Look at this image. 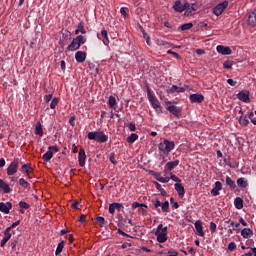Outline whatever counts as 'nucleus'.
<instances>
[{"label":"nucleus","instance_id":"48","mask_svg":"<svg viewBox=\"0 0 256 256\" xmlns=\"http://www.w3.org/2000/svg\"><path fill=\"white\" fill-rule=\"evenodd\" d=\"M152 175L156 179V181H159L161 183V179L163 178V176H161L159 172H153Z\"/></svg>","mask_w":256,"mask_h":256},{"label":"nucleus","instance_id":"49","mask_svg":"<svg viewBox=\"0 0 256 256\" xmlns=\"http://www.w3.org/2000/svg\"><path fill=\"white\" fill-rule=\"evenodd\" d=\"M125 127L129 129V131H135L137 128L135 127V124L133 123H125Z\"/></svg>","mask_w":256,"mask_h":256},{"label":"nucleus","instance_id":"26","mask_svg":"<svg viewBox=\"0 0 256 256\" xmlns=\"http://www.w3.org/2000/svg\"><path fill=\"white\" fill-rule=\"evenodd\" d=\"M22 171H24V173H27V177L31 179V176H29L30 173H33V167H31V165L24 164L22 166Z\"/></svg>","mask_w":256,"mask_h":256},{"label":"nucleus","instance_id":"59","mask_svg":"<svg viewBox=\"0 0 256 256\" xmlns=\"http://www.w3.org/2000/svg\"><path fill=\"white\" fill-rule=\"evenodd\" d=\"M227 83L228 85H231V87H235V85H237V81H234L233 79H228Z\"/></svg>","mask_w":256,"mask_h":256},{"label":"nucleus","instance_id":"28","mask_svg":"<svg viewBox=\"0 0 256 256\" xmlns=\"http://www.w3.org/2000/svg\"><path fill=\"white\" fill-rule=\"evenodd\" d=\"M170 93H185V88L173 85L170 88Z\"/></svg>","mask_w":256,"mask_h":256},{"label":"nucleus","instance_id":"20","mask_svg":"<svg viewBox=\"0 0 256 256\" xmlns=\"http://www.w3.org/2000/svg\"><path fill=\"white\" fill-rule=\"evenodd\" d=\"M221 189H223V184H221L220 181H217L215 183V187L211 190V195H213V197H217V195H219V191H221Z\"/></svg>","mask_w":256,"mask_h":256},{"label":"nucleus","instance_id":"45","mask_svg":"<svg viewBox=\"0 0 256 256\" xmlns=\"http://www.w3.org/2000/svg\"><path fill=\"white\" fill-rule=\"evenodd\" d=\"M249 119H250L251 123H253V125H256V111H255V113L250 112Z\"/></svg>","mask_w":256,"mask_h":256},{"label":"nucleus","instance_id":"41","mask_svg":"<svg viewBox=\"0 0 256 256\" xmlns=\"http://www.w3.org/2000/svg\"><path fill=\"white\" fill-rule=\"evenodd\" d=\"M193 28V23H186L181 26V31H189Z\"/></svg>","mask_w":256,"mask_h":256},{"label":"nucleus","instance_id":"30","mask_svg":"<svg viewBox=\"0 0 256 256\" xmlns=\"http://www.w3.org/2000/svg\"><path fill=\"white\" fill-rule=\"evenodd\" d=\"M19 185L20 187H23V189H31V184L27 182L24 178L19 179Z\"/></svg>","mask_w":256,"mask_h":256},{"label":"nucleus","instance_id":"24","mask_svg":"<svg viewBox=\"0 0 256 256\" xmlns=\"http://www.w3.org/2000/svg\"><path fill=\"white\" fill-rule=\"evenodd\" d=\"M241 235L244 239H249V237H253V230L250 228H244L241 231Z\"/></svg>","mask_w":256,"mask_h":256},{"label":"nucleus","instance_id":"12","mask_svg":"<svg viewBox=\"0 0 256 256\" xmlns=\"http://www.w3.org/2000/svg\"><path fill=\"white\" fill-rule=\"evenodd\" d=\"M115 209L116 211H123L125 207L121 203L114 202L109 205L108 211L111 215H115Z\"/></svg>","mask_w":256,"mask_h":256},{"label":"nucleus","instance_id":"32","mask_svg":"<svg viewBox=\"0 0 256 256\" xmlns=\"http://www.w3.org/2000/svg\"><path fill=\"white\" fill-rule=\"evenodd\" d=\"M237 185L238 187H240L241 189H245V187H247V185H249L247 183V181L245 180V178H238L237 179Z\"/></svg>","mask_w":256,"mask_h":256},{"label":"nucleus","instance_id":"42","mask_svg":"<svg viewBox=\"0 0 256 256\" xmlns=\"http://www.w3.org/2000/svg\"><path fill=\"white\" fill-rule=\"evenodd\" d=\"M162 211L163 213H169V201H165L162 205Z\"/></svg>","mask_w":256,"mask_h":256},{"label":"nucleus","instance_id":"16","mask_svg":"<svg viewBox=\"0 0 256 256\" xmlns=\"http://www.w3.org/2000/svg\"><path fill=\"white\" fill-rule=\"evenodd\" d=\"M195 229H196V235H199V237H205V232H203V222L201 220H198L195 222Z\"/></svg>","mask_w":256,"mask_h":256},{"label":"nucleus","instance_id":"53","mask_svg":"<svg viewBox=\"0 0 256 256\" xmlns=\"http://www.w3.org/2000/svg\"><path fill=\"white\" fill-rule=\"evenodd\" d=\"M170 179L175 181V183H181V179H179V177H177L175 174H170Z\"/></svg>","mask_w":256,"mask_h":256},{"label":"nucleus","instance_id":"17","mask_svg":"<svg viewBox=\"0 0 256 256\" xmlns=\"http://www.w3.org/2000/svg\"><path fill=\"white\" fill-rule=\"evenodd\" d=\"M189 99L191 103H203L205 97L202 94H191Z\"/></svg>","mask_w":256,"mask_h":256},{"label":"nucleus","instance_id":"11","mask_svg":"<svg viewBox=\"0 0 256 256\" xmlns=\"http://www.w3.org/2000/svg\"><path fill=\"white\" fill-rule=\"evenodd\" d=\"M229 6V2L228 1H224L220 4H218L215 8H214V15H216L217 17H219V15H221L223 13V11H225V9H227V7Z\"/></svg>","mask_w":256,"mask_h":256},{"label":"nucleus","instance_id":"40","mask_svg":"<svg viewBox=\"0 0 256 256\" xmlns=\"http://www.w3.org/2000/svg\"><path fill=\"white\" fill-rule=\"evenodd\" d=\"M239 123H240V125L247 127L249 125V120L247 119V117L241 116L239 119Z\"/></svg>","mask_w":256,"mask_h":256},{"label":"nucleus","instance_id":"21","mask_svg":"<svg viewBox=\"0 0 256 256\" xmlns=\"http://www.w3.org/2000/svg\"><path fill=\"white\" fill-rule=\"evenodd\" d=\"M247 23L250 27H256V11L248 15Z\"/></svg>","mask_w":256,"mask_h":256},{"label":"nucleus","instance_id":"18","mask_svg":"<svg viewBox=\"0 0 256 256\" xmlns=\"http://www.w3.org/2000/svg\"><path fill=\"white\" fill-rule=\"evenodd\" d=\"M85 159H87V155L85 154V149L81 148L78 154V161L80 167H85Z\"/></svg>","mask_w":256,"mask_h":256},{"label":"nucleus","instance_id":"1","mask_svg":"<svg viewBox=\"0 0 256 256\" xmlns=\"http://www.w3.org/2000/svg\"><path fill=\"white\" fill-rule=\"evenodd\" d=\"M173 149H175V142L173 141L164 139L163 142L158 144V150L160 153H163V155H168Z\"/></svg>","mask_w":256,"mask_h":256},{"label":"nucleus","instance_id":"7","mask_svg":"<svg viewBox=\"0 0 256 256\" xmlns=\"http://www.w3.org/2000/svg\"><path fill=\"white\" fill-rule=\"evenodd\" d=\"M53 153H59V147L50 146L48 147V151L42 156L43 161H51L53 159Z\"/></svg>","mask_w":256,"mask_h":256},{"label":"nucleus","instance_id":"19","mask_svg":"<svg viewBox=\"0 0 256 256\" xmlns=\"http://www.w3.org/2000/svg\"><path fill=\"white\" fill-rule=\"evenodd\" d=\"M75 59L77 63H85V59H87V53L84 51H78L75 54Z\"/></svg>","mask_w":256,"mask_h":256},{"label":"nucleus","instance_id":"23","mask_svg":"<svg viewBox=\"0 0 256 256\" xmlns=\"http://www.w3.org/2000/svg\"><path fill=\"white\" fill-rule=\"evenodd\" d=\"M81 33L82 35H85L87 33V30H85V23L80 22L77 26V29L75 30V35H79Z\"/></svg>","mask_w":256,"mask_h":256},{"label":"nucleus","instance_id":"39","mask_svg":"<svg viewBox=\"0 0 256 256\" xmlns=\"http://www.w3.org/2000/svg\"><path fill=\"white\" fill-rule=\"evenodd\" d=\"M0 189H2L3 193H11V187L6 182H4Z\"/></svg>","mask_w":256,"mask_h":256},{"label":"nucleus","instance_id":"56","mask_svg":"<svg viewBox=\"0 0 256 256\" xmlns=\"http://www.w3.org/2000/svg\"><path fill=\"white\" fill-rule=\"evenodd\" d=\"M21 223V221H16V222H13L11 224V226L8 227V229H10V231H13V229H15V227H17L19 224Z\"/></svg>","mask_w":256,"mask_h":256},{"label":"nucleus","instance_id":"33","mask_svg":"<svg viewBox=\"0 0 256 256\" xmlns=\"http://www.w3.org/2000/svg\"><path fill=\"white\" fill-rule=\"evenodd\" d=\"M35 134L39 135V137H43V127L41 126V122L36 124Z\"/></svg>","mask_w":256,"mask_h":256},{"label":"nucleus","instance_id":"38","mask_svg":"<svg viewBox=\"0 0 256 256\" xmlns=\"http://www.w3.org/2000/svg\"><path fill=\"white\" fill-rule=\"evenodd\" d=\"M96 225H99V227H103V225H105V218L104 217H96Z\"/></svg>","mask_w":256,"mask_h":256},{"label":"nucleus","instance_id":"8","mask_svg":"<svg viewBox=\"0 0 256 256\" xmlns=\"http://www.w3.org/2000/svg\"><path fill=\"white\" fill-rule=\"evenodd\" d=\"M15 234V231H12L11 228H6L3 232V239L0 242V246L1 247H5V245H7V243L9 242V239H11L12 235Z\"/></svg>","mask_w":256,"mask_h":256},{"label":"nucleus","instance_id":"25","mask_svg":"<svg viewBox=\"0 0 256 256\" xmlns=\"http://www.w3.org/2000/svg\"><path fill=\"white\" fill-rule=\"evenodd\" d=\"M173 9H175L178 13H183V11H185V8H183V4L180 0L175 2Z\"/></svg>","mask_w":256,"mask_h":256},{"label":"nucleus","instance_id":"27","mask_svg":"<svg viewBox=\"0 0 256 256\" xmlns=\"http://www.w3.org/2000/svg\"><path fill=\"white\" fill-rule=\"evenodd\" d=\"M108 105L110 109H117V99L115 97L110 96L108 100Z\"/></svg>","mask_w":256,"mask_h":256},{"label":"nucleus","instance_id":"14","mask_svg":"<svg viewBox=\"0 0 256 256\" xmlns=\"http://www.w3.org/2000/svg\"><path fill=\"white\" fill-rule=\"evenodd\" d=\"M216 51L221 55H231V53H233L230 47L223 46V45H218L216 47Z\"/></svg>","mask_w":256,"mask_h":256},{"label":"nucleus","instance_id":"4","mask_svg":"<svg viewBox=\"0 0 256 256\" xmlns=\"http://www.w3.org/2000/svg\"><path fill=\"white\" fill-rule=\"evenodd\" d=\"M167 226L163 227V224L158 225L155 235L158 243H165L167 241Z\"/></svg>","mask_w":256,"mask_h":256},{"label":"nucleus","instance_id":"51","mask_svg":"<svg viewBox=\"0 0 256 256\" xmlns=\"http://www.w3.org/2000/svg\"><path fill=\"white\" fill-rule=\"evenodd\" d=\"M154 185H155L156 189H157L158 191H160V193H165V189H163V188L161 187V184H159V182H154Z\"/></svg>","mask_w":256,"mask_h":256},{"label":"nucleus","instance_id":"55","mask_svg":"<svg viewBox=\"0 0 256 256\" xmlns=\"http://www.w3.org/2000/svg\"><path fill=\"white\" fill-rule=\"evenodd\" d=\"M143 37H144V39H145L147 45H151V38H149V34H147V32H145V33L143 34Z\"/></svg>","mask_w":256,"mask_h":256},{"label":"nucleus","instance_id":"22","mask_svg":"<svg viewBox=\"0 0 256 256\" xmlns=\"http://www.w3.org/2000/svg\"><path fill=\"white\" fill-rule=\"evenodd\" d=\"M175 190L177 191L179 197H185V187H183V184L181 183H176L174 185Z\"/></svg>","mask_w":256,"mask_h":256},{"label":"nucleus","instance_id":"6","mask_svg":"<svg viewBox=\"0 0 256 256\" xmlns=\"http://www.w3.org/2000/svg\"><path fill=\"white\" fill-rule=\"evenodd\" d=\"M17 171H19V159H14L8 166L6 173L8 177H12Z\"/></svg>","mask_w":256,"mask_h":256},{"label":"nucleus","instance_id":"3","mask_svg":"<svg viewBox=\"0 0 256 256\" xmlns=\"http://www.w3.org/2000/svg\"><path fill=\"white\" fill-rule=\"evenodd\" d=\"M88 139L90 141H96L97 143H107L109 137H107L103 131H94L88 133Z\"/></svg>","mask_w":256,"mask_h":256},{"label":"nucleus","instance_id":"58","mask_svg":"<svg viewBox=\"0 0 256 256\" xmlns=\"http://www.w3.org/2000/svg\"><path fill=\"white\" fill-rule=\"evenodd\" d=\"M46 103H49V101H51V99H53V92H51L50 94L46 95L44 97Z\"/></svg>","mask_w":256,"mask_h":256},{"label":"nucleus","instance_id":"5","mask_svg":"<svg viewBox=\"0 0 256 256\" xmlns=\"http://www.w3.org/2000/svg\"><path fill=\"white\" fill-rule=\"evenodd\" d=\"M145 87H146V91H147V97H148L152 107L154 109H161L159 100H157V98H155V96L153 95V92H151V88H149V84H146Z\"/></svg>","mask_w":256,"mask_h":256},{"label":"nucleus","instance_id":"15","mask_svg":"<svg viewBox=\"0 0 256 256\" xmlns=\"http://www.w3.org/2000/svg\"><path fill=\"white\" fill-rule=\"evenodd\" d=\"M13 208V204L11 202H1L0 203V211L5 213L6 215L9 214V211Z\"/></svg>","mask_w":256,"mask_h":256},{"label":"nucleus","instance_id":"37","mask_svg":"<svg viewBox=\"0 0 256 256\" xmlns=\"http://www.w3.org/2000/svg\"><path fill=\"white\" fill-rule=\"evenodd\" d=\"M233 65H235V62L231 60H227L223 63L224 69H233Z\"/></svg>","mask_w":256,"mask_h":256},{"label":"nucleus","instance_id":"61","mask_svg":"<svg viewBox=\"0 0 256 256\" xmlns=\"http://www.w3.org/2000/svg\"><path fill=\"white\" fill-rule=\"evenodd\" d=\"M169 181H171L170 177H162V179L160 180V183H169Z\"/></svg>","mask_w":256,"mask_h":256},{"label":"nucleus","instance_id":"10","mask_svg":"<svg viewBox=\"0 0 256 256\" xmlns=\"http://www.w3.org/2000/svg\"><path fill=\"white\" fill-rule=\"evenodd\" d=\"M249 90H242L237 94V99L243 103H251V98H249Z\"/></svg>","mask_w":256,"mask_h":256},{"label":"nucleus","instance_id":"47","mask_svg":"<svg viewBox=\"0 0 256 256\" xmlns=\"http://www.w3.org/2000/svg\"><path fill=\"white\" fill-rule=\"evenodd\" d=\"M210 231L211 233L217 232V224H215V222H210Z\"/></svg>","mask_w":256,"mask_h":256},{"label":"nucleus","instance_id":"52","mask_svg":"<svg viewBox=\"0 0 256 256\" xmlns=\"http://www.w3.org/2000/svg\"><path fill=\"white\" fill-rule=\"evenodd\" d=\"M235 249H237V244H235V242H231V243L228 245V250H229V251H235Z\"/></svg>","mask_w":256,"mask_h":256},{"label":"nucleus","instance_id":"13","mask_svg":"<svg viewBox=\"0 0 256 256\" xmlns=\"http://www.w3.org/2000/svg\"><path fill=\"white\" fill-rule=\"evenodd\" d=\"M178 165H179V160L167 162L164 167V173L167 175V173H169L170 171H173V168L177 167Z\"/></svg>","mask_w":256,"mask_h":256},{"label":"nucleus","instance_id":"64","mask_svg":"<svg viewBox=\"0 0 256 256\" xmlns=\"http://www.w3.org/2000/svg\"><path fill=\"white\" fill-rule=\"evenodd\" d=\"M197 55H205V50L203 49H197L196 50Z\"/></svg>","mask_w":256,"mask_h":256},{"label":"nucleus","instance_id":"36","mask_svg":"<svg viewBox=\"0 0 256 256\" xmlns=\"http://www.w3.org/2000/svg\"><path fill=\"white\" fill-rule=\"evenodd\" d=\"M137 139H139V135L132 133L128 138H127V142L128 143H135V141H137Z\"/></svg>","mask_w":256,"mask_h":256},{"label":"nucleus","instance_id":"44","mask_svg":"<svg viewBox=\"0 0 256 256\" xmlns=\"http://www.w3.org/2000/svg\"><path fill=\"white\" fill-rule=\"evenodd\" d=\"M59 105V98H53L52 102L50 103V108L55 109Z\"/></svg>","mask_w":256,"mask_h":256},{"label":"nucleus","instance_id":"46","mask_svg":"<svg viewBox=\"0 0 256 256\" xmlns=\"http://www.w3.org/2000/svg\"><path fill=\"white\" fill-rule=\"evenodd\" d=\"M120 13H121V15H122L123 17H127V13H129V8H127V7H122V8L120 9Z\"/></svg>","mask_w":256,"mask_h":256},{"label":"nucleus","instance_id":"43","mask_svg":"<svg viewBox=\"0 0 256 256\" xmlns=\"http://www.w3.org/2000/svg\"><path fill=\"white\" fill-rule=\"evenodd\" d=\"M139 207H144V209H147V205L146 204H141L139 202H133L132 203V209H137Z\"/></svg>","mask_w":256,"mask_h":256},{"label":"nucleus","instance_id":"31","mask_svg":"<svg viewBox=\"0 0 256 256\" xmlns=\"http://www.w3.org/2000/svg\"><path fill=\"white\" fill-rule=\"evenodd\" d=\"M101 37H102V41H103L104 45H108L109 44V36L107 34V30L101 31Z\"/></svg>","mask_w":256,"mask_h":256},{"label":"nucleus","instance_id":"54","mask_svg":"<svg viewBox=\"0 0 256 256\" xmlns=\"http://www.w3.org/2000/svg\"><path fill=\"white\" fill-rule=\"evenodd\" d=\"M109 159L113 165H117V160H115V153H111Z\"/></svg>","mask_w":256,"mask_h":256},{"label":"nucleus","instance_id":"35","mask_svg":"<svg viewBox=\"0 0 256 256\" xmlns=\"http://www.w3.org/2000/svg\"><path fill=\"white\" fill-rule=\"evenodd\" d=\"M226 185H229L230 189H235L237 187V185H235V181H233L229 176L226 177Z\"/></svg>","mask_w":256,"mask_h":256},{"label":"nucleus","instance_id":"34","mask_svg":"<svg viewBox=\"0 0 256 256\" xmlns=\"http://www.w3.org/2000/svg\"><path fill=\"white\" fill-rule=\"evenodd\" d=\"M65 247V241H61L57 248H56V252H55V255H61V253H63V248Z\"/></svg>","mask_w":256,"mask_h":256},{"label":"nucleus","instance_id":"63","mask_svg":"<svg viewBox=\"0 0 256 256\" xmlns=\"http://www.w3.org/2000/svg\"><path fill=\"white\" fill-rule=\"evenodd\" d=\"M154 206H155V209H159V207L162 206V205H161V201L156 200V201L154 202Z\"/></svg>","mask_w":256,"mask_h":256},{"label":"nucleus","instance_id":"2","mask_svg":"<svg viewBox=\"0 0 256 256\" xmlns=\"http://www.w3.org/2000/svg\"><path fill=\"white\" fill-rule=\"evenodd\" d=\"M85 43H87V38L83 35H79L68 45L67 51H77L81 45H85Z\"/></svg>","mask_w":256,"mask_h":256},{"label":"nucleus","instance_id":"50","mask_svg":"<svg viewBox=\"0 0 256 256\" xmlns=\"http://www.w3.org/2000/svg\"><path fill=\"white\" fill-rule=\"evenodd\" d=\"M20 209H29L30 205L27 202H19Z\"/></svg>","mask_w":256,"mask_h":256},{"label":"nucleus","instance_id":"62","mask_svg":"<svg viewBox=\"0 0 256 256\" xmlns=\"http://www.w3.org/2000/svg\"><path fill=\"white\" fill-rule=\"evenodd\" d=\"M69 124H70L72 127H75V116H72V117L69 119Z\"/></svg>","mask_w":256,"mask_h":256},{"label":"nucleus","instance_id":"29","mask_svg":"<svg viewBox=\"0 0 256 256\" xmlns=\"http://www.w3.org/2000/svg\"><path fill=\"white\" fill-rule=\"evenodd\" d=\"M234 205H235L236 209H243V198H241V197L235 198Z\"/></svg>","mask_w":256,"mask_h":256},{"label":"nucleus","instance_id":"9","mask_svg":"<svg viewBox=\"0 0 256 256\" xmlns=\"http://www.w3.org/2000/svg\"><path fill=\"white\" fill-rule=\"evenodd\" d=\"M167 111L171 113L172 115H175L177 119L181 118V113H183V109L181 107H177L175 105H169L167 106Z\"/></svg>","mask_w":256,"mask_h":256},{"label":"nucleus","instance_id":"60","mask_svg":"<svg viewBox=\"0 0 256 256\" xmlns=\"http://www.w3.org/2000/svg\"><path fill=\"white\" fill-rule=\"evenodd\" d=\"M71 207H72V209H79V202L73 201V202L71 203Z\"/></svg>","mask_w":256,"mask_h":256},{"label":"nucleus","instance_id":"57","mask_svg":"<svg viewBox=\"0 0 256 256\" xmlns=\"http://www.w3.org/2000/svg\"><path fill=\"white\" fill-rule=\"evenodd\" d=\"M168 55H174L176 59H181V55H179L177 52H173L172 50L167 51Z\"/></svg>","mask_w":256,"mask_h":256}]
</instances>
